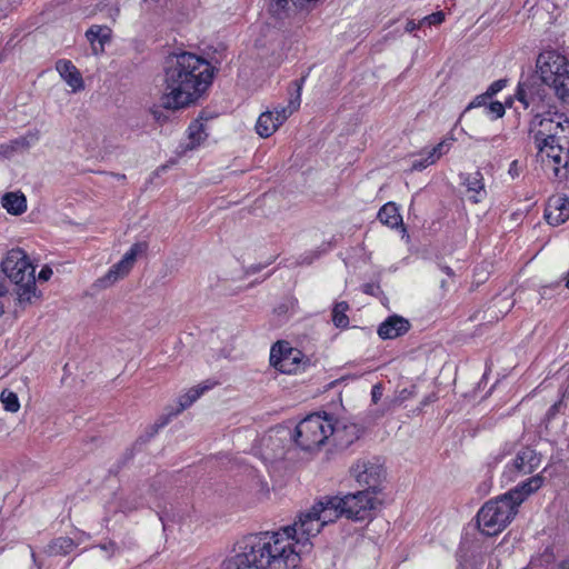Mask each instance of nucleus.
<instances>
[{
	"instance_id": "obj_1",
	"label": "nucleus",
	"mask_w": 569,
	"mask_h": 569,
	"mask_svg": "<svg viewBox=\"0 0 569 569\" xmlns=\"http://www.w3.org/2000/svg\"><path fill=\"white\" fill-rule=\"evenodd\" d=\"M299 536L287 526L243 537L238 551L223 562V569H293L311 552L302 551Z\"/></svg>"
},
{
	"instance_id": "obj_2",
	"label": "nucleus",
	"mask_w": 569,
	"mask_h": 569,
	"mask_svg": "<svg viewBox=\"0 0 569 569\" xmlns=\"http://www.w3.org/2000/svg\"><path fill=\"white\" fill-rule=\"evenodd\" d=\"M213 78L211 64L191 52L169 56L164 64L162 107L177 110L189 106L207 90Z\"/></svg>"
},
{
	"instance_id": "obj_3",
	"label": "nucleus",
	"mask_w": 569,
	"mask_h": 569,
	"mask_svg": "<svg viewBox=\"0 0 569 569\" xmlns=\"http://www.w3.org/2000/svg\"><path fill=\"white\" fill-rule=\"evenodd\" d=\"M528 133L542 162L553 163V173L559 177L569 167V118L551 111L537 114L529 122Z\"/></svg>"
},
{
	"instance_id": "obj_4",
	"label": "nucleus",
	"mask_w": 569,
	"mask_h": 569,
	"mask_svg": "<svg viewBox=\"0 0 569 569\" xmlns=\"http://www.w3.org/2000/svg\"><path fill=\"white\" fill-rule=\"evenodd\" d=\"M343 516L340 497H325L316 502L309 510L301 512L290 526L299 536L302 551L311 552L313 543L311 539L317 537L321 529L339 517Z\"/></svg>"
},
{
	"instance_id": "obj_5",
	"label": "nucleus",
	"mask_w": 569,
	"mask_h": 569,
	"mask_svg": "<svg viewBox=\"0 0 569 569\" xmlns=\"http://www.w3.org/2000/svg\"><path fill=\"white\" fill-rule=\"evenodd\" d=\"M0 271L6 280L16 286L17 300L20 305L32 303L38 298L36 284V267L28 254L20 248L11 249L1 262Z\"/></svg>"
},
{
	"instance_id": "obj_6",
	"label": "nucleus",
	"mask_w": 569,
	"mask_h": 569,
	"mask_svg": "<svg viewBox=\"0 0 569 569\" xmlns=\"http://www.w3.org/2000/svg\"><path fill=\"white\" fill-rule=\"evenodd\" d=\"M538 79L545 86L552 88L557 98L569 103V60L556 50L539 53L536 60Z\"/></svg>"
},
{
	"instance_id": "obj_7",
	"label": "nucleus",
	"mask_w": 569,
	"mask_h": 569,
	"mask_svg": "<svg viewBox=\"0 0 569 569\" xmlns=\"http://www.w3.org/2000/svg\"><path fill=\"white\" fill-rule=\"evenodd\" d=\"M518 510L505 496L487 501L477 513L480 531L487 536L500 533L515 518Z\"/></svg>"
},
{
	"instance_id": "obj_8",
	"label": "nucleus",
	"mask_w": 569,
	"mask_h": 569,
	"mask_svg": "<svg viewBox=\"0 0 569 569\" xmlns=\"http://www.w3.org/2000/svg\"><path fill=\"white\" fill-rule=\"evenodd\" d=\"M333 431L331 416L311 413L297 425L295 441L301 449L310 451L322 446Z\"/></svg>"
},
{
	"instance_id": "obj_9",
	"label": "nucleus",
	"mask_w": 569,
	"mask_h": 569,
	"mask_svg": "<svg viewBox=\"0 0 569 569\" xmlns=\"http://www.w3.org/2000/svg\"><path fill=\"white\" fill-rule=\"evenodd\" d=\"M515 98L525 110L532 113V117L547 114L551 108V98L548 90L536 74H528L519 80Z\"/></svg>"
},
{
	"instance_id": "obj_10",
	"label": "nucleus",
	"mask_w": 569,
	"mask_h": 569,
	"mask_svg": "<svg viewBox=\"0 0 569 569\" xmlns=\"http://www.w3.org/2000/svg\"><path fill=\"white\" fill-rule=\"evenodd\" d=\"M305 77L296 80L292 84L296 87V96L291 97L287 107H276L272 111L262 112L256 123L257 133L262 138H268L300 107L301 88Z\"/></svg>"
},
{
	"instance_id": "obj_11",
	"label": "nucleus",
	"mask_w": 569,
	"mask_h": 569,
	"mask_svg": "<svg viewBox=\"0 0 569 569\" xmlns=\"http://www.w3.org/2000/svg\"><path fill=\"white\" fill-rule=\"evenodd\" d=\"M342 513L353 521H369L373 518L375 510L380 505L377 495L370 490H360L340 498Z\"/></svg>"
},
{
	"instance_id": "obj_12",
	"label": "nucleus",
	"mask_w": 569,
	"mask_h": 569,
	"mask_svg": "<svg viewBox=\"0 0 569 569\" xmlns=\"http://www.w3.org/2000/svg\"><path fill=\"white\" fill-rule=\"evenodd\" d=\"M147 249L148 244L146 242H137L132 244L122 259L113 264L103 277L99 278L94 286L99 289H106L119 279L126 277L132 269L137 256L146 252Z\"/></svg>"
},
{
	"instance_id": "obj_13",
	"label": "nucleus",
	"mask_w": 569,
	"mask_h": 569,
	"mask_svg": "<svg viewBox=\"0 0 569 569\" xmlns=\"http://www.w3.org/2000/svg\"><path fill=\"white\" fill-rule=\"evenodd\" d=\"M350 472L356 481L365 487L363 490H370L373 495L381 490L385 470L378 461L360 459L351 467Z\"/></svg>"
},
{
	"instance_id": "obj_14",
	"label": "nucleus",
	"mask_w": 569,
	"mask_h": 569,
	"mask_svg": "<svg viewBox=\"0 0 569 569\" xmlns=\"http://www.w3.org/2000/svg\"><path fill=\"white\" fill-rule=\"evenodd\" d=\"M302 353L288 342L279 341L271 347L270 363L280 372L293 373L299 368Z\"/></svg>"
},
{
	"instance_id": "obj_15",
	"label": "nucleus",
	"mask_w": 569,
	"mask_h": 569,
	"mask_svg": "<svg viewBox=\"0 0 569 569\" xmlns=\"http://www.w3.org/2000/svg\"><path fill=\"white\" fill-rule=\"evenodd\" d=\"M541 462L540 456L536 450L527 447L518 451L511 463L507 465L505 475L509 480H513L519 476L533 472Z\"/></svg>"
},
{
	"instance_id": "obj_16",
	"label": "nucleus",
	"mask_w": 569,
	"mask_h": 569,
	"mask_svg": "<svg viewBox=\"0 0 569 569\" xmlns=\"http://www.w3.org/2000/svg\"><path fill=\"white\" fill-rule=\"evenodd\" d=\"M545 219L551 226H560L569 219V198L565 194L551 196L546 204Z\"/></svg>"
},
{
	"instance_id": "obj_17",
	"label": "nucleus",
	"mask_w": 569,
	"mask_h": 569,
	"mask_svg": "<svg viewBox=\"0 0 569 569\" xmlns=\"http://www.w3.org/2000/svg\"><path fill=\"white\" fill-rule=\"evenodd\" d=\"M543 483V477L536 475L528 478L527 480L519 483L513 489H510L505 496L513 503V507L518 510V507L533 492L539 490Z\"/></svg>"
},
{
	"instance_id": "obj_18",
	"label": "nucleus",
	"mask_w": 569,
	"mask_h": 569,
	"mask_svg": "<svg viewBox=\"0 0 569 569\" xmlns=\"http://www.w3.org/2000/svg\"><path fill=\"white\" fill-rule=\"evenodd\" d=\"M410 329V322L403 317L393 315L388 317L380 326L378 327V336L383 339H396L400 336L407 333Z\"/></svg>"
},
{
	"instance_id": "obj_19",
	"label": "nucleus",
	"mask_w": 569,
	"mask_h": 569,
	"mask_svg": "<svg viewBox=\"0 0 569 569\" xmlns=\"http://www.w3.org/2000/svg\"><path fill=\"white\" fill-rule=\"evenodd\" d=\"M40 139L38 130L28 131L24 136L11 140L7 144L0 146V154L10 157L13 152L28 150L31 146L36 144Z\"/></svg>"
},
{
	"instance_id": "obj_20",
	"label": "nucleus",
	"mask_w": 569,
	"mask_h": 569,
	"mask_svg": "<svg viewBox=\"0 0 569 569\" xmlns=\"http://www.w3.org/2000/svg\"><path fill=\"white\" fill-rule=\"evenodd\" d=\"M463 184L466 186L467 191L472 193L469 196V199L473 203H479L486 199L487 190L485 187L483 176L480 171L467 174L463 178Z\"/></svg>"
},
{
	"instance_id": "obj_21",
	"label": "nucleus",
	"mask_w": 569,
	"mask_h": 569,
	"mask_svg": "<svg viewBox=\"0 0 569 569\" xmlns=\"http://www.w3.org/2000/svg\"><path fill=\"white\" fill-rule=\"evenodd\" d=\"M57 71L61 78L72 88L73 91L83 89V80L80 72L69 60H59L57 62Z\"/></svg>"
},
{
	"instance_id": "obj_22",
	"label": "nucleus",
	"mask_w": 569,
	"mask_h": 569,
	"mask_svg": "<svg viewBox=\"0 0 569 569\" xmlns=\"http://www.w3.org/2000/svg\"><path fill=\"white\" fill-rule=\"evenodd\" d=\"M377 218L382 224L391 229L401 228L402 232H406L402 216L400 214L399 208L395 202H387L383 204L378 211Z\"/></svg>"
},
{
	"instance_id": "obj_23",
	"label": "nucleus",
	"mask_w": 569,
	"mask_h": 569,
	"mask_svg": "<svg viewBox=\"0 0 569 569\" xmlns=\"http://www.w3.org/2000/svg\"><path fill=\"white\" fill-rule=\"evenodd\" d=\"M86 37L91 44L93 53L98 54L103 51L104 43L109 41L110 29L94 24L87 30Z\"/></svg>"
},
{
	"instance_id": "obj_24",
	"label": "nucleus",
	"mask_w": 569,
	"mask_h": 569,
	"mask_svg": "<svg viewBox=\"0 0 569 569\" xmlns=\"http://www.w3.org/2000/svg\"><path fill=\"white\" fill-rule=\"evenodd\" d=\"M2 207L13 216L22 214L27 210V199L21 192H8L1 199Z\"/></svg>"
},
{
	"instance_id": "obj_25",
	"label": "nucleus",
	"mask_w": 569,
	"mask_h": 569,
	"mask_svg": "<svg viewBox=\"0 0 569 569\" xmlns=\"http://www.w3.org/2000/svg\"><path fill=\"white\" fill-rule=\"evenodd\" d=\"M74 541L69 537H59L50 541L44 552L49 556H64L70 553L74 548Z\"/></svg>"
},
{
	"instance_id": "obj_26",
	"label": "nucleus",
	"mask_w": 569,
	"mask_h": 569,
	"mask_svg": "<svg viewBox=\"0 0 569 569\" xmlns=\"http://www.w3.org/2000/svg\"><path fill=\"white\" fill-rule=\"evenodd\" d=\"M212 387H213V383H204V385H199V386L193 387L190 390H188L187 393H184L183 396H181L179 398L180 408L178 409V412L190 407L197 399H199L201 397V395H203V392L210 390Z\"/></svg>"
},
{
	"instance_id": "obj_27",
	"label": "nucleus",
	"mask_w": 569,
	"mask_h": 569,
	"mask_svg": "<svg viewBox=\"0 0 569 569\" xmlns=\"http://www.w3.org/2000/svg\"><path fill=\"white\" fill-rule=\"evenodd\" d=\"M349 305L346 301L337 302L332 309V322L337 328L346 329L349 326V318L347 311Z\"/></svg>"
},
{
	"instance_id": "obj_28",
	"label": "nucleus",
	"mask_w": 569,
	"mask_h": 569,
	"mask_svg": "<svg viewBox=\"0 0 569 569\" xmlns=\"http://www.w3.org/2000/svg\"><path fill=\"white\" fill-rule=\"evenodd\" d=\"M453 142V138H445L437 146H435L427 153L429 154V162H437L443 154L448 153Z\"/></svg>"
},
{
	"instance_id": "obj_29",
	"label": "nucleus",
	"mask_w": 569,
	"mask_h": 569,
	"mask_svg": "<svg viewBox=\"0 0 569 569\" xmlns=\"http://www.w3.org/2000/svg\"><path fill=\"white\" fill-rule=\"evenodd\" d=\"M0 400L4 410L9 412H17L20 408L18 396L13 391L3 390L0 395Z\"/></svg>"
},
{
	"instance_id": "obj_30",
	"label": "nucleus",
	"mask_w": 569,
	"mask_h": 569,
	"mask_svg": "<svg viewBox=\"0 0 569 569\" xmlns=\"http://www.w3.org/2000/svg\"><path fill=\"white\" fill-rule=\"evenodd\" d=\"M485 113L496 120L505 114V104L500 101H490L485 109Z\"/></svg>"
},
{
	"instance_id": "obj_31",
	"label": "nucleus",
	"mask_w": 569,
	"mask_h": 569,
	"mask_svg": "<svg viewBox=\"0 0 569 569\" xmlns=\"http://www.w3.org/2000/svg\"><path fill=\"white\" fill-rule=\"evenodd\" d=\"M568 397V392L567 390H565L561 395V398L560 400H558L557 402H555L547 411L546 413V421L547 422H550L551 420H553L556 418V416L560 412V410L562 409L563 405H565V399Z\"/></svg>"
},
{
	"instance_id": "obj_32",
	"label": "nucleus",
	"mask_w": 569,
	"mask_h": 569,
	"mask_svg": "<svg viewBox=\"0 0 569 569\" xmlns=\"http://www.w3.org/2000/svg\"><path fill=\"white\" fill-rule=\"evenodd\" d=\"M443 21H445V13L442 11H437L429 16L423 17L420 20V24L422 27H425V26L431 27V26H439Z\"/></svg>"
},
{
	"instance_id": "obj_33",
	"label": "nucleus",
	"mask_w": 569,
	"mask_h": 569,
	"mask_svg": "<svg viewBox=\"0 0 569 569\" xmlns=\"http://www.w3.org/2000/svg\"><path fill=\"white\" fill-rule=\"evenodd\" d=\"M490 99L491 98L488 97L486 92L475 97L473 100L466 107L465 112L479 107H485L486 109Z\"/></svg>"
},
{
	"instance_id": "obj_34",
	"label": "nucleus",
	"mask_w": 569,
	"mask_h": 569,
	"mask_svg": "<svg viewBox=\"0 0 569 569\" xmlns=\"http://www.w3.org/2000/svg\"><path fill=\"white\" fill-rule=\"evenodd\" d=\"M507 86L506 79H499L493 81L485 91L488 97L492 98L496 94H498L502 89H505Z\"/></svg>"
},
{
	"instance_id": "obj_35",
	"label": "nucleus",
	"mask_w": 569,
	"mask_h": 569,
	"mask_svg": "<svg viewBox=\"0 0 569 569\" xmlns=\"http://www.w3.org/2000/svg\"><path fill=\"white\" fill-rule=\"evenodd\" d=\"M429 161H430L429 154L427 153V156L425 158L416 159L412 161L411 170L412 171H421V170L426 169L427 167L435 163V162H429Z\"/></svg>"
},
{
	"instance_id": "obj_36",
	"label": "nucleus",
	"mask_w": 569,
	"mask_h": 569,
	"mask_svg": "<svg viewBox=\"0 0 569 569\" xmlns=\"http://www.w3.org/2000/svg\"><path fill=\"white\" fill-rule=\"evenodd\" d=\"M52 273H53V272H52V269H51L50 267H48V266H44V267L40 270V272H39V274H38V279H39L40 281H48V280L52 277Z\"/></svg>"
},
{
	"instance_id": "obj_37",
	"label": "nucleus",
	"mask_w": 569,
	"mask_h": 569,
	"mask_svg": "<svg viewBox=\"0 0 569 569\" xmlns=\"http://www.w3.org/2000/svg\"><path fill=\"white\" fill-rule=\"evenodd\" d=\"M382 397V387L380 385H375L371 389V398L375 403H377Z\"/></svg>"
},
{
	"instance_id": "obj_38",
	"label": "nucleus",
	"mask_w": 569,
	"mask_h": 569,
	"mask_svg": "<svg viewBox=\"0 0 569 569\" xmlns=\"http://www.w3.org/2000/svg\"><path fill=\"white\" fill-rule=\"evenodd\" d=\"M378 291H380V287L376 283H366L363 284V292L367 295L375 296Z\"/></svg>"
},
{
	"instance_id": "obj_39",
	"label": "nucleus",
	"mask_w": 569,
	"mask_h": 569,
	"mask_svg": "<svg viewBox=\"0 0 569 569\" xmlns=\"http://www.w3.org/2000/svg\"><path fill=\"white\" fill-rule=\"evenodd\" d=\"M420 28H422V26L420 24V20L418 22H416L415 20H408L406 23L405 30H406V32L411 33L415 30L420 29Z\"/></svg>"
},
{
	"instance_id": "obj_40",
	"label": "nucleus",
	"mask_w": 569,
	"mask_h": 569,
	"mask_svg": "<svg viewBox=\"0 0 569 569\" xmlns=\"http://www.w3.org/2000/svg\"><path fill=\"white\" fill-rule=\"evenodd\" d=\"M412 396H413L412 390L402 389L401 391H399L397 400L399 402H403V401L408 400L409 398H411Z\"/></svg>"
},
{
	"instance_id": "obj_41",
	"label": "nucleus",
	"mask_w": 569,
	"mask_h": 569,
	"mask_svg": "<svg viewBox=\"0 0 569 569\" xmlns=\"http://www.w3.org/2000/svg\"><path fill=\"white\" fill-rule=\"evenodd\" d=\"M9 292V288L7 286V280L2 272L0 271V298L6 296Z\"/></svg>"
},
{
	"instance_id": "obj_42",
	"label": "nucleus",
	"mask_w": 569,
	"mask_h": 569,
	"mask_svg": "<svg viewBox=\"0 0 569 569\" xmlns=\"http://www.w3.org/2000/svg\"><path fill=\"white\" fill-rule=\"evenodd\" d=\"M168 422V419H163L161 422L159 423H154L152 427H151V433H150V437H152L153 435H156L160 428L164 427Z\"/></svg>"
},
{
	"instance_id": "obj_43",
	"label": "nucleus",
	"mask_w": 569,
	"mask_h": 569,
	"mask_svg": "<svg viewBox=\"0 0 569 569\" xmlns=\"http://www.w3.org/2000/svg\"><path fill=\"white\" fill-rule=\"evenodd\" d=\"M318 257H319V254H318V253H316V252H311V253H309V254H307V256H305V257L302 258L301 263L310 264V263H312V261H313L316 258H318Z\"/></svg>"
},
{
	"instance_id": "obj_44",
	"label": "nucleus",
	"mask_w": 569,
	"mask_h": 569,
	"mask_svg": "<svg viewBox=\"0 0 569 569\" xmlns=\"http://www.w3.org/2000/svg\"><path fill=\"white\" fill-rule=\"evenodd\" d=\"M515 100H516L515 96H513V97L508 98V99L505 101V103H503V104H505V108H506V107H509V108H510V107L512 106V102H513Z\"/></svg>"
},
{
	"instance_id": "obj_45",
	"label": "nucleus",
	"mask_w": 569,
	"mask_h": 569,
	"mask_svg": "<svg viewBox=\"0 0 569 569\" xmlns=\"http://www.w3.org/2000/svg\"><path fill=\"white\" fill-rule=\"evenodd\" d=\"M559 569H569V559L563 560V561L559 565Z\"/></svg>"
},
{
	"instance_id": "obj_46",
	"label": "nucleus",
	"mask_w": 569,
	"mask_h": 569,
	"mask_svg": "<svg viewBox=\"0 0 569 569\" xmlns=\"http://www.w3.org/2000/svg\"><path fill=\"white\" fill-rule=\"evenodd\" d=\"M443 271L448 274V276H452L453 274V271L450 267H445L443 268Z\"/></svg>"
},
{
	"instance_id": "obj_47",
	"label": "nucleus",
	"mask_w": 569,
	"mask_h": 569,
	"mask_svg": "<svg viewBox=\"0 0 569 569\" xmlns=\"http://www.w3.org/2000/svg\"><path fill=\"white\" fill-rule=\"evenodd\" d=\"M433 399L431 397H427L423 401H422V406H426L428 405L429 402H431Z\"/></svg>"
},
{
	"instance_id": "obj_48",
	"label": "nucleus",
	"mask_w": 569,
	"mask_h": 569,
	"mask_svg": "<svg viewBox=\"0 0 569 569\" xmlns=\"http://www.w3.org/2000/svg\"><path fill=\"white\" fill-rule=\"evenodd\" d=\"M565 281H566V287L569 289V271L567 272L566 277H565Z\"/></svg>"
},
{
	"instance_id": "obj_49",
	"label": "nucleus",
	"mask_w": 569,
	"mask_h": 569,
	"mask_svg": "<svg viewBox=\"0 0 569 569\" xmlns=\"http://www.w3.org/2000/svg\"><path fill=\"white\" fill-rule=\"evenodd\" d=\"M4 313V306L0 302V317Z\"/></svg>"
}]
</instances>
